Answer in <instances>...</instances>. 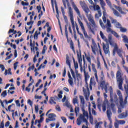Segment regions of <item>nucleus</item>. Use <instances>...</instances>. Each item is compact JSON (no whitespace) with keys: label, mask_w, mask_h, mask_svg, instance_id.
Listing matches in <instances>:
<instances>
[{"label":"nucleus","mask_w":128,"mask_h":128,"mask_svg":"<svg viewBox=\"0 0 128 128\" xmlns=\"http://www.w3.org/2000/svg\"><path fill=\"white\" fill-rule=\"evenodd\" d=\"M124 88L126 94V96L125 99L124 100V99L122 98V92H120V90H117V94L119 96L120 103L122 108H124V106H126L128 102L126 100L128 97V84L124 86Z\"/></svg>","instance_id":"nucleus-2"},{"label":"nucleus","mask_w":128,"mask_h":128,"mask_svg":"<svg viewBox=\"0 0 128 128\" xmlns=\"http://www.w3.org/2000/svg\"><path fill=\"white\" fill-rule=\"evenodd\" d=\"M93 8L94 10H98H98H100V8L98 5H94L93 6Z\"/></svg>","instance_id":"nucleus-30"},{"label":"nucleus","mask_w":128,"mask_h":128,"mask_svg":"<svg viewBox=\"0 0 128 128\" xmlns=\"http://www.w3.org/2000/svg\"><path fill=\"white\" fill-rule=\"evenodd\" d=\"M66 106L67 108H72V105H70V103H68V102L66 101Z\"/></svg>","instance_id":"nucleus-45"},{"label":"nucleus","mask_w":128,"mask_h":128,"mask_svg":"<svg viewBox=\"0 0 128 128\" xmlns=\"http://www.w3.org/2000/svg\"><path fill=\"white\" fill-rule=\"evenodd\" d=\"M50 104H56V102H54V100L52 99H50Z\"/></svg>","instance_id":"nucleus-57"},{"label":"nucleus","mask_w":128,"mask_h":128,"mask_svg":"<svg viewBox=\"0 0 128 128\" xmlns=\"http://www.w3.org/2000/svg\"><path fill=\"white\" fill-rule=\"evenodd\" d=\"M72 6H73V8L74 9V10H75L79 18H82V15L80 14V10H78V8L76 6L74 2H72Z\"/></svg>","instance_id":"nucleus-11"},{"label":"nucleus","mask_w":128,"mask_h":128,"mask_svg":"<svg viewBox=\"0 0 128 128\" xmlns=\"http://www.w3.org/2000/svg\"><path fill=\"white\" fill-rule=\"evenodd\" d=\"M97 68L100 70V62L98 60L97 61Z\"/></svg>","instance_id":"nucleus-50"},{"label":"nucleus","mask_w":128,"mask_h":128,"mask_svg":"<svg viewBox=\"0 0 128 128\" xmlns=\"http://www.w3.org/2000/svg\"><path fill=\"white\" fill-rule=\"evenodd\" d=\"M120 30L122 32H126L128 30L124 28L121 27L120 28Z\"/></svg>","instance_id":"nucleus-44"},{"label":"nucleus","mask_w":128,"mask_h":128,"mask_svg":"<svg viewBox=\"0 0 128 128\" xmlns=\"http://www.w3.org/2000/svg\"><path fill=\"white\" fill-rule=\"evenodd\" d=\"M56 108L58 112H60V107L59 106H56Z\"/></svg>","instance_id":"nucleus-62"},{"label":"nucleus","mask_w":128,"mask_h":128,"mask_svg":"<svg viewBox=\"0 0 128 128\" xmlns=\"http://www.w3.org/2000/svg\"><path fill=\"white\" fill-rule=\"evenodd\" d=\"M46 50H47L46 46V45H44V46L43 50L42 52V54H46Z\"/></svg>","instance_id":"nucleus-41"},{"label":"nucleus","mask_w":128,"mask_h":128,"mask_svg":"<svg viewBox=\"0 0 128 128\" xmlns=\"http://www.w3.org/2000/svg\"><path fill=\"white\" fill-rule=\"evenodd\" d=\"M128 116V112H123L118 116V118H124Z\"/></svg>","instance_id":"nucleus-16"},{"label":"nucleus","mask_w":128,"mask_h":128,"mask_svg":"<svg viewBox=\"0 0 128 128\" xmlns=\"http://www.w3.org/2000/svg\"><path fill=\"white\" fill-rule=\"evenodd\" d=\"M86 88L87 89V92L84 88H83V92H84V96H85L86 100H88V97L90 96V89L88 88V84H86Z\"/></svg>","instance_id":"nucleus-9"},{"label":"nucleus","mask_w":128,"mask_h":128,"mask_svg":"<svg viewBox=\"0 0 128 128\" xmlns=\"http://www.w3.org/2000/svg\"><path fill=\"white\" fill-rule=\"evenodd\" d=\"M106 10L103 11L102 20L104 24H106Z\"/></svg>","instance_id":"nucleus-28"},{"label":"nucleus","mask_w":128,"mask_h":128,"mask_svg":"<svg viewBox=\"0 0 128 128\" xmlns=\"http://www.w3.org/2000/svg\"><path fill=\"white\" fill-rule=\"evenodd\" d=\"M73 103L74 104H78V97H76V98H74L73 99Z\"/></svg>","instance_id":"nucleus-53"},{"label":"nucleus","mask_w":128,"mask_h":128,"mask_svg":"<svg viewBox=\"0 0 128 128\" xmlns=\"http://www.w3.org/2000/svg\"><path fill=\"white\" fill-rule=\"evenodd\" d=\"M100 36L102 38V40H106V36L104 34V33H102V31H100Z\"/></svg>","instance_id":"nucleus-36"},{"label":"nucleus","mask_w":128,"mask_h":128,"mask_svg":"<svg viewBox=\"0 0 128 128\" xmlns=\"http://www.w3.org/2000/svg\"><path fill=\"white\" fill-rule=\"evenodd\" d=\"M56 114H48V118L50 120H52V122L54 120H56Z\"/></svg>","instance_id":"nucleus-17"},{"label":"nucleus","mask_w":128,"mask_h":128,"mask_svg":"<svg viewBox=\"0 0 128 128\" xmlns=\"http://www.w3.org/2000/svg\"><path fill=\"white\" fill-rule=\"evenodd\" d=\"M61 119L64 122V124H66V118L64 116H62Z\"/></svg>","instance_id":"nucleus-58"},{"label":"nucleus","mask_w":128,"mask_h":128,"mask_svg":"<svg viewBox=\"0 0 128 128\" xmlns=\"http://www.w3.org/2000/svg\"><path fill=\"white\" fill-rule=\"evenodd\" d=\"M112 34H114V36H116V38H119V36L118 34V33H116V32L114 31H112Z\"/></svg>","instance_id":"nucleus-47"},{"label":"nucleus","mask_w":128,"mask_h":128,"mask_svg":"<svg viewBox=\"0 0 128 128\" xmlns=\"http://www.w3.org/2000/svg\"><path fill=\"white\" fill-rule=\"evenodd\" d=\"M74 62V66L75 70H77V68H78V62H76L74 60V58H73Z\"/></svg>","instance_id":"nucleus-39"},{"label":"nucleus","mask_w":128,"mask_h":128,"mask_svg":"<svg viewBox=\"0 0 128 128\" xmlns=\"http://www.w3.org/2000/svg\"><path fill=\"white\" fill-rule=\"evenodd\" d=\"M0 68L2 69V71L4 72V70H6V68H4V64H0Z\"/></svg>","instance_id":"nucleus-54"},{"label":"nucleus","mask_w":128,"mask_h":128,"mask_svg":"<svg viewBox=\"0 0 128 128\" xmlns=\"http://www.w3.org/2000/svg\"><path fill=\"white\" fill-rule=\"evenodd\" d=\"M40 120H36L35 122V124H40V122H42V120H44V118L43 117H40Z\"/></svg>","instance_id":"nucleus-34"},{"label":"nucleus","mask_w":128,"mask_h":128,"mask_svg":"<svg viewBox=\"0 0 128 128\" xmlns=\"http://www.w3.org/2000/svg\"><path fill=\"white\" fill-rule=\"evenodd\" d=\"M80 4L84 10V12L86 13V15L88 17V18L91 22L92 26L94 28V30H96L98 26H96V22H94V17L92 16V14H90L88 15V13L90 12V9H88V6H86V4H84V2H80Z\"/></svg>","instance_id":"nucleus-1"},{"label":"nucleus","mask_w":128,"mask_h":128,"mask_svg":"<svg viewBox=\"0 0 128 128\" xmlns=\"http://www.w3.org/2000/svg\"><path fill=\"white\" fill-rule=\"evenodd\" d=\"M103 50L105 54H110V45H108V44H103Z\"/></svg>","instance_id":"nucleus-10"},{"label":"nucleus","mask_w":128,"mask_h":128,"mask_svg":"<svg viewBox=\"0 0 128 128\" xmlns=\"http://www.w3.org/2000/svg\"><path fill=\"white\" fill-rule=\"evenodd\" d=\"M115 8H116V10H118V12H120V14H126V12L122 11V8H120V6H115Z\"/></svg>","instance_id":"nucleus-19"},{"label":"nucleus","mask_w":128,"mask_h":128,"mask_svg":"<svg viewBox=\"0 0 128 128\" xmlns=\"http://www.w3.org/2000/svg\"><path fill=\"white\" fill-rule=\"evenodd\" d=\"M98 14H95V18H97L98 20V18H100V16H102V11L98 10Z\"/></svg>","instance_id":"nucleus-26"},{"label":"nucleus","mask_w":128,"mask_h":128,"mask_svg":"<svg viewBox=\"0 0 128 128\" xmlns=\"http://www.w3.org/2000/svg\"><path fill=\"white\" fill-rule=\"evenodd\" d=\"M78 58L80 68H82V56H80V54H78Z\"/></svg>","instance_id":"nucleus-24"},{"label":"nucleus","mask_w":128,"mask_h":128,"mask_svg":"<svg viewBox=\"0 0 128 128\" xmlns=\"http://www.w3.org/2000/svg\"><path fill=\"white\" fill-rule=\"evenodd\" d=\"M104 76L101 77V82L100 84V86L102 88V90H104L106 94L108 92V85L106 84V81L104 80Z\"/></svg>","instance_id":"nucleus-7"},{"label":"nucleus","mask_w":128,"mask_h":128,"mask_svg":"<svg viewBox=\"0 0 128 128\" xmlns=\"http://www.w3.org/2000/svg\"><path fill=\"white\" fill-rule=\"evenodd\" d=\"M68 82L70 86H74V81L72 78H70L68 80Z\"/></svg>","instance_id":"nucleus-33"},{"label":"nucleus","mask_w":128,"mask_h":128,"mask_svg":"<svg viewBox=\"0 0 128 128\" xmlns=\"http://www.w3.org/2000/svg\"><path fill=\"white\" fill-rule=\"evenodd\" d=\"M91 48H92V50L93 54H96V50L98 49V47L96 46V45L91 46Z\"/></svg>","instance_id":"nucleus-25"},{"label":"nucleus","mask_w":128,"mask_h":128,"mask_svg":"<svg viewBox=\"0 0 128 128\" xmlns=\"http://www.w3.org/2000/svg\"><path fill=\"white\" fill-rule=\"evenodd\" d=\"M44 66H46L44 65L43 64H42L38 68V70H40V68H44Z\"/></svg>","instance_id":"nucleus-60"},{"label":"nucleus","mask_w":128,"mask_h":128,"mask_svg":"<svg viewBox=\"0 0 128 128\" xmlns=\"http://www.w3.org/2000/svg\"><path fill=\"white\" fill-rule=\"evenodd\" d=\"M106 2L107 4L110 6V8H112V3L110 2V0H106Z\"/></svg>","instance_id":"nucleus-42"},{"label":"nucleus","mask_w":128,"mask_h":128,"mask_svg":"<svg viewBox=\"0 0 128 128\" xmlns=\"http://www.w3.org/2000/svg\"><path fill=\"white\" fill-rule=\"evenodd\" d=\"M80 100V104H82V106H84V96H79Z\"/></svg>","instance_id":"nucleus-29"},{"label":"nucleus","mask_w":128,"mask_h":128,"mask_svg":"<svg viewBox=\"0 0 128 128\" xmlns=\"http://www.w3.org/2000/svg\"><path fill=\"white\" fill-rule=\"evenodd\" d=\"M78 20L81 28L82 32L84 34V38H90V36L88 35V33L86 31V29H84V24H82V21L80 20V19L78 18Z\"/></svg>","instance_id":"nucleus-6"},{"label":"nucleus","mask_w":128,"mask_h":128,"mask_svg":"<svg viewBox=\"0 0 128 128\" xmlns=\"http://www.w3.org/2000/svg\"><path fill=\"white\" fill-rule=\"evenodd\" d=\"M18 62H16L14 64V70H16V68H18Z\"/></svg>","instance_id":"nucleus-59"},{"label":"nucleus","mask_w":128,"mask_h":128,"mask_svg":"<svg viewBox=\"0 0 128 128\" xmlns=\"http://www.w3.org/2000/svg\"><path fill=\"white\" fill-rule=\"evenodd\" d=\"M74 112H75V113L76 114V116H78V112H80V108L76 107Z\"/></svg>","instance_id":"nucleus-49"},{"label":"nucleus","mask_w":128,"mask_h":128,"mask_svg":"<svg viewBox=\"0 0 128 128\" xmlns=\"http://www.w3.org/2000/svg\"><path fill=\"white\" fill-rule=\"evenodd\" d=\"M106 114L108 119L110 120V122L112 124V118H110V116H112V112L110 110H108L106 112Z\"/></svg>","instance_id":"nucleus-21"},{"label":"nucleus","mask_w":128,"mask_h":128,"mask_svg":"<svg viewBox=\"0 0 128 128\" xmlns=\"http://www.w3.org/2000/svg\"><path fill=\"white\" fill-rule=\"evenodd\" d=\"M111 64L114 68H116V62L114 61H112Z\"/></svg>","instance_id":"nucleus-63"},{"label":"nucleus","mask_w":128,"mask_h":128,"mask_svg":"<svg viewBox=\"0 0 128 128\" xmlns=\"http://www.w3.org/2000/svg\"><path fill=\"white\" fill-rule=\"evenodd\" d=\"M110 96H112V86L110 87Z\"/></svg>","instance_id":"nucleus-61"},{"label":"nucleus","mask_w":128,"mask_h":128,"mask_svg":"<svg viewBox=\"0 0 128 128\" xmlns=\"http://www.w3.org/2000/svg\"><path fill=\"white\" fill-rule=\"evenodd\" d=\"M6 90L2 93L1 96L4 98L5 96H6Z\"/></svg>","instance_id":"nucleus-46"},{"label":"nucleus","mask_w":128,"mask_h":128,"mask_svg":"<svg viewBox=\"0 0 128 128\" xmlns=\"http://www.w3.org/2000/svg\"><path fill=\"white\" fill-rule=\"evenodd\" d=\"M66 64H68V66L70 68L72 76L73 78H74V80H76V74H74V72L72 69V68H70V57H68V56H66Z\"/></svg>","instance_id":"nucleus-8"},{"label":"nucleus","mask_w":128,"mask_h":128,"mask_svg":"<svg viewBox=\"0 0 128 128\" xmlns=\"http://www.w3.org/2000/svg\"><path fill=\"white\" fill-rule=\"evenodd\" d=\"M100 124H102V122H100L96 124L95 128H100Z\"/></svg>","instance_id":"nucleus-37"},{"label":"nucleus","mask_w":128,"mask_h":128,"mask_svg":"<svg viewBox=\"0 0 128 128\" xmlns=\"http://www.w3.org/2000/svg\"><path fill=\"white\" fill-rule=\"evenodd\" d=\"M117 50H118V45L116 44L114 46V49L113 50L112 54H113L114 56H116V52H117Z\"/></svg>","instance_id":"nucleus-31"},{"label":"nucleus","mask_w":128,"mask_h":128,"mask_svg":"<svg viewBox=\"0 0 128 128\" xmlns=\"http://www.w3.org/2000/svg\"><path fill=\"white\" fill-rule=\"evenodd\" d=\"M117 54L121 58H124L122 54H124V52L122 50V49H118V47Z\"/></svg>","instance_id":"nucleus-14"},{"label":"nucleus","mask_w":128,"mask_h":128,"mask_svg":"<svg viewBox=\"0 0 128 128\" xmlns=\"http://www.w3.org/2000/svg\"><path fill=\"white\" fill-rule=\"evenodd\" d=\"M122 66H123L124 70H126V72L128 74V68L126 66H124V65Z\"/></svg>","instance_id":"nucleus-64"},{"label":"nucleus","mask_w":128,"mask_h":128,"mask_svg":"<svg viewBox=\"0 0 128 128\" xmlns=\"http://www.w3.org/2000/svg\"><path fill=\"white\" fill-rule=\"evenodd\" d=\"M92 70L94 72L95 78H96V82H98V71H96V66L94 64H92Z\"/></svg>","instance_id":"nucleus-12"},{"label":"nucleus","mask_w":128,"mask_h":128,"mask_svg":"<svg viewBox=\"0 0 128 128\" xmlns=\"http://www.w3.org/2000/svg\"><path fill=\"white\" fill-rule=\"evenodd\" d=\"M62 91L60 90L59 92V94H58V97L59 98H62Z\"/></svg>","instance_id":"nucleus-51"},{"label":"nucleus","mask_w":128,"mask_h":128,"mask_svg":"<svg viewBox=\"0 0 128 128\" xmlns=\"http://www.w3.org/2000/svg\"><path fill=\"white\" fill-rule=\"evenodd\" d=\"M68 14L70 18V20L72 24V28L74 30V12H72V9L71 7L68 8Z\"/></svg>","instance_id":"nucleus-5"},{"label":"nucleus","mask_w":128,"mask_h":128,"mask_svg":"<svg viewBox=\"0 0 128 128\" xmlns=\"http://www.w3.org/2000/svg\"><path fill=\"white\" fill-rule=\"evenodd\" d=\"M115 26L118 28H122V25H120V24L119 22H117Z\"/></svg>","instance_id":"nucleus-52"},{"label":"nucleus","mask_w":128,"mask_h":128,"mask_svg":"<svg viewBox=\"0 0 128 128\" xmlns=\"http://www.w3.org/2000/svg\"><path fill=\"white\" fill-rule=\"evenodd\" d=\"M4 74L5 76H8V74L12 75V69L10 68H9L8 69V70H6L5 72L4 73Z\"/></svg>","instance_id":"nucleus-27"},{"label":"nucleus","mask_w":128,"mask_h":128,"mask_svg":"<svg viewBox=\"0 0 128 128\" xmlns=\"http://www.w3.org/2000/svg\"><path fill=\"white\" fill-rule=\"evenodd\" d=\"M84 74L85 82L86 84V82H88V80L90 78V75H88V73L86 72V68H84Z\"/></svg>","instance_id":"nucleus-18"},{"label":"nucleus","mask_w":128,"mask_h":128,"mask_svg":"<svg viewBox=\"0 0 128 128\" xmlns=\"http://www.w3.org/2000/svg\"><path fill=\"white\" fill-rule=\"evenodd\" d=\"M116 78L117 82L118 83V88L122 90V84H124V79L122 77L121 70H119L117 72L116 74Z\"/></svg>","instance_id":"nucleus-3"},{"label":"nucleus","mask_w":128,"mask_h":128,"mask_svg":"<svg viewBox=\"0 0 128 128\" xmlns=\"http://www.w3.org/2000/svg\"><path fill=\"white\" fill-rule=\"evenodd\" d=\"M70 48H72L74 54L76 53V50H74V43L72 42H71L70 44Z\"/></svg>","instance_id":"nucleus-35"},{"label":"nucleus","mask_w":128,"mask_h":128,"mask_svg":"<svg viewBox=\"0 0 128 128\" xmlns=\"http://www.w3.org/2000/svg\"><path fill=\"white\" fill-rule=\"evenodd\" d=\"M99 22L100 26L103 28V30L106 28L107 32H112V28H112V24H110V20H107V23L106 26H104L102 20H100Z\"/></svg>","instance_id":"nucleus-4"},{"label":"nucleus","mask_w":128,"mask_h":128,"mask_svg":"<svg viewBox=\"0 0 128 128\" xmlns=\"http://www.w3.org/2000/svg\"><path fill=\"white\" fill-rule=\"evenodd\" d=\"M65 34L67 40H68V30H65Z\"/></svg>","instance_id":"nucleus-56"},{"label":"nucleus","mask_w":128,"mask_h":128,"mask_svg":"<svg viewBox=\"0 0 128 128\" xmlns=\"http://www.w3.org/2000/svg\"><path fill=\"white\" fill-rule=\"evenodd\" d=\"M89 114H90V122L92 124H94V117L92 116V114L90 113V108L89 107Z\"/></svg>","instance_id":"nucleus-20"},{"label":"nucleus","mask_w":128,"mask_h":128,"mask_svg":"<svg viewBox=\"0 0 128 128\" xmlns=\"http://www.w3.org/2000/svg\"><path fill=\"white\" fill-rule=\"evenodd\" d=\"M86 60H87L88 62H90V64H92V60L90 59V57L86 56Z\"/></svg>","instance_id":"nucleus-55"},{"label":"nucleus","mask_w":128,"mask_h":128,"mask_svg":"<svg viewBox=\"0 0 128 128\" xmlns=\"http://www.w3.org/2000/svg\"><path fill=\"white\" fill-rule=\"evenodd\" d=\"M126 105H124L123 108L122 107V106H120H120L118 107V114H120V112H122V108H124V106Z\"/></svg>","instance_id":"nucleus-48"},{"label":"nucleus","mask_w":128,"mask_h":128,"mask_svg":"<svg viewBox=\"0 0 128 128\" xmlns=\"http://www.w3.org/2000/svg\"><path fill=\"white\" fill-rule=\"evenodd\" d=\"M36 55H35V56L33 59L34 62H36V60H37L36 58H38V56L40 55V52H36Z\"/></svg>","instance_id":"nucleus-32"},{"label":"nucleus","mask_w":128,"mask_h":128,"mask_svg":"<svg viewBox=\"0 0 128 128\" xmlns=\"http://www.w3.org/2000/svg\"><path fill=\"white\" fill-rule=\"evenodd\" d=\"M101 6H106V2L104 0H99Z\"/></svg>","instance_id":"nucleus-40"},{"label":"nucleus","mask_w":128,"mask_h":128,"mask_svg":"<svg viewBox=\"0 0 128 128\" xmlns=\"http://www.w3.org/2000/svg\"><path fill=\"white\" fill-rule=\"evenodd\" d=\"M88 28L90 30V32L93 34H94V29L92 28V26L90 25H88V23L87 22Z\"/></svg>","instance_id":"nucleus-38"},{"label":"nucleus","mask_w":128,"mask_h":128,"mask_svg":"<svg viewBox=\"0 0 128 128\" xmlns=\"http://www.w3.org/2000/svg\"><path fill=\"white\" fill-rule=\"evenodd\" d=\"M108 104V101L106 100V101H104V103L102 104V107L103 112H105L106 110V104Z\"/></svg>","instance_id":"nucleus-15"},{"label":"nucleus","mask_w":128,"mask_h":128,"mask_svg":"<svg viewBox=\"0 0 128 128\" xmlns=\"http://www.w3.org/2000/svg\"><path fill=\"white\" fill-rule=\"evenodd\" d=\"M92 78H91L90 80V90H92Z\"/></svg>","instance_id":"nucleus-43"},{"label":"nucleus","mask_w":128,"mask_h":128,"mask_svg":"<svg viewBox=\"0 0 128 128\" xmlns=\"http://www.w3.org/2000/svg\"><path fill=\"white\" fill-rule=\"evenodd\" d=\"M126 124V121L124 120H120L118 121V122L114 123L115 128H118L119 124Z\"/></svg>","instance_id":"nucleus-13"},{"label":"nucleus","mask_w":128,"mask_h":128,"mask_svg":"<svg viewBox=\"0 0 128 128\" xmlns=\"http://www.w3.org/2000/svg\"><path fill=\"white\" fill-rule=\"evenodd\" d=\"M112 10H113V13L116 16H120V18H122V15L120 14V13L114 8H112Z\"/></svg>","instance_id":"nucleus-23"},{"label":"nucleus","mask_w":128,"mask_h":128,"mask_svg":"<svg viewBox=\"0 0 128 128\" xmlns=\"http://www.w3.org/2000/svg\"><path fill=\"white\" fill-rule=\"evenodd\" d=\"M56 12L57 14V15L56 16L58 20V22H59V24L60 26V30H61V32H62V27L60 26V19L58 18V17L60 16V14L58 13V7H56Z\"/></svg>","instance_id":"nucleus-22"}]
</instances>
